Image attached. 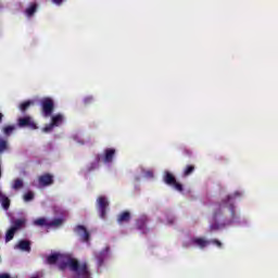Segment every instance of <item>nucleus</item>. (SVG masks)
Returning <instances> with one entry per match:
<instances>
[{"instance_id":"aec40b11","label":"nucleus","mask_w":278,"mask_h":278,"mask_svg":"<svg viewBox=\"0 0 278 278\" xmlns=\"http://www.w3.org/2000/svg\"><path fill=\"white\" fill-rule=\"evenodd\" d=\"M33 104H35V102L33 100H26L25 102H22L20 104V111L22 113H26L29 109V106H31Z\"/></svg>"},{"instance_id":"ddd939ff","label":"nucleus","mask_w":278,"mask_h":278,"mask_svg":"<svg viewBox=\"0 0 278 278\" xmlns=\"http://www.w3.org/2000/svg\"><path fill=\"white\" fill-rule=\"evenodd\" d=\"M38 182L40 186H51L54 184V176L52 174H42V176H39Z\"/></svg>"},{"instance_id":"c9c22d12","label":"nucleus","mask_w":278,"mask_h":278,"mask_svg":"<svg viewBox=\"0 0 278 278\" xmlns=\"http://www.w3.org/2000/svg\"><path fill=\"white\" fill-rule=\"evenodd\" d=\"M0 170H1V165H0Z\"/></svg>"},{"instance_id":"b1692460","label":"nucleus","mask_w":278,"mask_h":278,"mask_svg":"<svg viewBox=\"0 0 278 278\" xmlns=\"http://www.w3.org/2000/svg\"><path fill=\"white\" fill-rule=\"evenodd\" d=\"M101 154H98L96 157V163H91V165L88 167V170H94V168H98L99 163L101 162Z\"/></svg>"},{"instance_id":"412c9836","label":"nucleus","mask_w":278,"mask_h":278,"mask_svg":"<svg viewBox=\"0 0 278 278\" xmlns=\"http://www.w3.org/2000/svg\"><path fill=\"white\" fill-rule=\"evenodd\" d=\"M37 10H38L37 3H31V5H29V8L26 9L25 14L26 16L31 17L34 16V14H36Z\"/></svg>"},{"instance_id":"2f4dec72","label":"nucleus","mask_w":278,"mask_h":278,"mask_svg":"<svg viewBox=\"0 0 278 278\" xmlns=\"http://www.w3.org/2000/svg\"><path fill=\"white\" fill-rule=\"evenodd\" d=\"M3 113H0V124H2Z\"/></svg>"},{"instance_id":"e433bc0d","label":"nucleus","mask_w":278,"mask_h":278,"mask_svg":"<svg viewBox=\"0 0 278 278\" xmlns=\"http://www.w3.org/2000/svg\"><path fill=\"white\" fill-rule=\"evenodd\" d=\"M0 177H1V172H0Z\"/></svg>"},{"instance_id":"1a4fd4ad","label":"nucleus","mask_w":278,"mask_h":278,"mask_svg":"<svg viewBox=\"0 0 278 278\" xmlns=\"http://www.w3.org/2000/svg\"><path fill=\"white\" fill-rule=\"evenodd\" d=\"M163 179H164L165 184H168L169 186H174V188H176V190H178L179 192H182L184 186H182V184H180V181H177L174 174H170V172H166L164 174Z\"/></svg>"},{"instance_id":"c756f323","label":"nucleus","mask_w":278,"mask_h":278,"mask_svg":"<svg viewBox=\"0 0 278 278\" xmlns=\"http://www.w3.org/2000/svg\"><path fill=\"white\" fill-rule=\"evenodd\" d=\"M0 278H11V276L8 273H2Z\"/></svg>"},{"instance_id":"39448f33","label":"nucleus","mask_w":278,"mask_h":278,"mask_svg":"<svg viewBox=\"0 0 278 278\" xmlns=\"http://www.w3.org/2000/svg\"><path fill=\"white\" fill-rule=\"evenodd\" d=\"M54 100L52 98H43L41 100V111L43 113V117H51L54 111Z\"/></svg>"},{"instance_id":"473e14b6","label":"nucleus","mask_w":278,"mask_h":278,"mask_svg":"<svg viewBox=\"0 0 278 278\" xmlns=\"http://www.w3.org/2000/svg\"><path fill=\"white\" fill-rule=\"evenodd\" d=\"M78 143H80L81 146H84L85 141H78Z\"/></svg>"},{"instance_id":"c85d7f7f","label":"nucleus","mask_w":278,"mask_h":278,"mask_svg":"<svg viewBox=\"0 0 278 278\" xmlns=\"http://www.w3.org/2000/svg\"><path fill=\"white\" fill-rule=\"evenodd\" d=\"M211 242H212L213 244H216V245L219 247V248L223 247V242H220V240L214 239V240H211Z\"/></svg>"},{"instance_id":"5701e85b","label":"nucleus","mask_w":278,"mask_h":278,"mask_svg":"<svg viewBox=\"0 0 278 278\" xmlns=\"http://www.w3.org/2000/svg\"><path fill=\"white\" fill-rule=\"evenodd\" d=\"M14 130H16V126H4L3 134L7 137H10V135H12V132H14Z\"/></svg>"},{"instance_id":"9d476101","label":"nucleus","mask_w":278,"mask_h":278,"mask_svg":"<svg viewBox=\"0 0 278 278\" xmlns=\"http://www.w3.org/2000/svg\"><path fill=\"white\" fill-rule=\"evenodd\" d=\"M74 231H75V233L80 236V239L83 242L90 241V233H89L87 227H85V225H76V227L74 228Z\"/></svg>"},{"instance_id":"72a5a7b5","label":"nucleus","mask_w":278,"mask_h":278,"mask_svg":"<svg viewBox=\"0 0 278 278\" xmlns=\"http://www.w3.org/2000/svg\"><path fill=\"white\" fill-rule=\"evenodd\" d=\"M148 175H153V172H148Z\"/></svg>"},{"instance_id":"dca6fc26","label":"nucleus","mask_w":278,"mask_h":278,"mask_svg":"<svg viewBox=\"0 0 278 278\" xmlns=\"http://www.w3.org/2000/svg\"><path fill=\"white\" fill-rule=\"evenodd\" d=\"M0 203L3 207V210H10L11 199H10V197H8V194L2 192V190H0Z\"/></svg>"},{"instance_id":"393cba45","label":"nucleus","mask_w":278,"mask_h":278,"mask_svg":"<svg viewBox=\"0 0 278 278\" xmlns=\"http://www.w3.org/2000/svg\"><path fill=\"white\" fill-rule=\"evenodd\" d=\"M193 170H195L194 165H187L185 167V169L182 170V174L185 175V177H188V175H191V173H193Z\"/></svg>"},{"instance_id":"423d86ee","label":"nucleus","mask_w":278,"mask_h":278,"mask_svg":"<svg viewBox=\"0 0 278 278\" xmlns=\"http://www.w3.org/2000/svg\"><path fill=\"white\" fill-rule=\"evenodd\" d=\"M109 205H110V201L104 195L98 197L97 208L101 218H106Z\"/></svg>"},{"instance_id":"6ab92c4d","label":"nucleus","mask_w":278,"mask_h":278,"mask_svg":"<svg viewBox=\"0 0 278 278\" xmlns=\"http://www.w3.org/2000/svg\"><path fill=\"white\" fill-rule=\"evenodd\" d=\"M192 242L201 249H204L207 247V244H210V240H205L204 238H193Z\"/></svg>"},{"instance_id":"f3484780","label":"nucleus","mask_w":278,"mask_h":278,"mask_svg":"<svg viewBox=\"0 0 278 278\" xmlns=\"http://www.w3.org/2000/svg\"><path fill=\"white\" fill-rule=\"evenodd\" d=\"M16 248L21 251H26L27 253H30L31 251V242L30 240H20L16 244Z\"/></svg>"},{"instance_id":"a878e982","label":"nucleus","mask_w":278,"mask_h":278,"mask_svg":"<svg viewBox=\"0 0 278 278\" xmlns=\"http://www.w3.org/2000/svg\"><path fill=\"white\" fill-rule=\"evenodd\" d=\"M34 198L35 193L33 192V190H28V192H25L24 194V201H33Z\"/></svg>"},{"instance_id":"f03ea898","label":"nucleus","mask_w":278,"mask_h":278,"mask_svg":"<svg viewBox=\"0 0 278 278\" xmlns=\"http://www.w3.org/2000/svg\"><path fill=\"white\" fill-rule=\"evenodd\" d=\"M67 266L73 273H77V275H81L83 277H89L90 275L88 264H79L78 260L74 257H68L66 262L59 264L60 270H65Z\"/></svg>"},{"instance_id":"7ed1b4c3","label":"nucleus","mask_w":278,"mask_h":278,"mask_svg":"<svg viewBox=\"0 0 278 278\" xmlns=\"http://www.w3.org/2000/svg\"><path fill=\"white\" fill-rule=\"evenodd\" d=\"M26 218H15V220L12 222L11 227L7 230L5 242L13 240L16 231L24 229L26 227Z\"/></svg>"},{"instance_id":"20e7f679","label":"nucleus","mask_w":278,"mask_h":278,"mask_svg":"<svg viewBox=\"0 0 278 278\" xmlns=\"http://www.w3.org/2000/svg\"><path fill=\"white\" fill-rule=\"evenodd\" d=\"M64 220L63 218H53V220H48L45 217L41 218H35L33 222L34 225L39 226V227H60L63 225Z\"/></svg>"},{"instance_id":"9b49d317","label":"nucleus","mask_w":278,"mask_h":278,"mask_svg":"<svg viewBox=\"0 0 278 278\" xmlns=\"http://www.w3.org/2000/svg\"><path fill=\"white\" fill-rule=\"evenodd\" d=\"M147 223H149L148 216H140V218L136 220L137 229H140L142 233H149L150 229L147 227Z\"/></svg>"},{"instance_id":"0eeeda50","label":"nucleus","mask_w":278,"mask_h":278,"mask_svg":"<svg viewBox=\"0 0 278 278\" xmlns=\"http://www.w3.org/2000/svg\"><path fill=\"white\" fill-rule=\"evenodd\" d=\"M17 124L20 128L28 127L30 130H38V124L35 122L34 117L30 115H25L24 117H20L17 119Z\"/></svg>"},{"instance_id":"f257e3e1","label":"nucleus","mask_w":278,"mask_h":278,"mask_svg":"<svg viewBox=\"0 0 278 278\" xmlns=\"http://www.w3.org/2000/svg\"><path fill=\"white\" fill-rule=\"evenodd\" d=\"M240 194L241 192L239 191L233 194H227L225 199H222L220 203H215L213 207L214 223L210 225L211 231L223 229L224 227H227V225H232V223H235L237 215L233 199L240 197Z\"/></svg>"},{"instance_id":"7c9ffc66","label":"nucleus","mask_w":278,"mask_h":278,"mask_svg":"<svg viewBox=\"0 0 278 278\" xmlns=\"http://www.w3.org/2000/svg\"><path fill=\"white\" fill-rule=\"evenodd\" d=\"M53 3H55L56 5H61V3H63V0H53Z\"/></svg>"},{"instance_id":"f704fd0d","label":"nucleus","mask_w":278,"mask_h":278,"mask_svg":"<svg viewBox=\"0 0 278 278\" xmlns=\"http://www.w3.org/2000/svg\"><path fill=\"white\" fill-rule=\"evenodd\" d=\"M33 278H39V277H33Z\"/></svg>"},{"instance_id":"2eb2a0df","label":"nucleus","mask_w":278,"mask_h":278,"mask_svg":"<svg viewBox=\"0 0 278 278\" xmlns=\"http://www.w3.org/2000/svg\"><path fill=\"white\" fill-rule=\"evenodd\" d=\"M109 247H106V249H103L102 251H100L99 253L96 254V260L98 262V266H103L104 261L106 260L108 255H109Z\"/></svg>"},{"instance_id":"4be33fe9","label":"nucleus","mask_w":278,"mask_h":278,"mask_svg":"<svg viewBox=\"0 0 278 278\" xmlns=\"http://www.w3.org/2000/svg\"><path fill=\"white\" fill-rule=\"evenodd\" d=\"M13 188L15 190H20V188H24V181L22 178H16L14 179V182H13Z\"/></svg>"},{"instance_id":"a211bd4d","label":"nucleus","mask_w":278,"mask_h":278,"mask_svg":"<svg viewBox=\"0 0 278 278\" xmlns=\"http://www.w3.org/2000/svg\"><path fill=\"white\" fill-rule=\"evenodd\" d=\"M63 257L61 253H53L52 255H48L47 263L50 265L56 264L60 260H63Z\"/></svg>"},{"instance_id":"6e6552de","label":"nucleus","mask_w":278,"mask_h":278,"mask_svg":"<svg viewBox=\"0 0 278 278\" xmlns=\"http://www.w3.org/2000/svg\"><path fill=\"white\" fill-rule=\"evenodd\" d=\"M63 122H64V115H62V113H58L56 115H53L51 118V123L47 124L43 127V132H51L53 128L61 126Z\"/></svg>"},{"instance_id":"4468645a","label":"nucleus","mask_w":278,"mask_h":278,"mask_svg":"<svg viewBox=\"0 0 278 278\" xmlns=\"http://www.w3.org/2000/svg\"><path fill=\"white\" fill-rule=\"evenodd\" d=\"M131 220V212L125 210L117 215V223L123 225L124 223H129Z\"/></svg>"},{"instance_id":"bb28decb","label":"nucleus","mask_w":278,"mask_h":278,"mask_svg":"<svg viewBox=\"0 0 278 278\" xmlns=\"http://www.w3.org/2000/svg\"><path fill=\"white\" fill-rule=\"evenodd\" d=\"M5 150H8V141L0 139V152H5Z\"/></svg>"},{"instance_id":"f8f14e48","label":"nucleus","mask_w":278,"mask_h":278,"mask_svg":"<svg viewBox=\"0 0 278 278\" xmlns=\"http://www.w3.org/2000/svg\"><path fill=\"white\" fill-rule=\"evenodd\" d=\"M115 154L116 150L114 148H108L106 150H104V154L102 156L103 163H113Z\"/></svg>"},{"instance_id":"cd10ccee","label":"nucleus","mask_w":278,"mask_h":278,"mask_svg":"<svg viewBox=\"0 0 278 278\" xmlns=\"http://www.w3.org/2000/svg\"><path fill=\"white\" fill-rule=\"evenodd\" d=\"M92 102H94L93 96H87V98L84 99L85 104H91Z\"/></svg>"}]
</instances>
